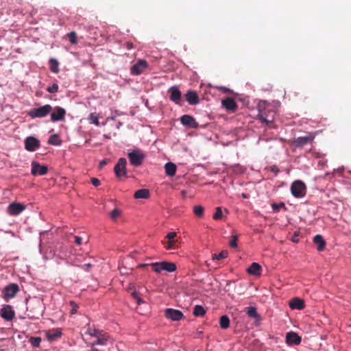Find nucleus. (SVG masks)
Here are the masks:
<instances>
[{
  "mask_svg": "<svg viewBox=\"0 0 351 351\" xmlns=\"http://www.w3.org/2000/svg\"><path fill=\"white\" fill-rule=\"evenodd\" d=\"M150 266H152L154 271L158 274L160 273L162 271L170 273L173 272L177 268L176 263L167 261L152 263L150 264Z\"/></svg>",
  "mask_w": 351,
  "mask_h": 351,
  "instance_id": "f257e3e1",
  "label": "nucleus"
},
{
  "mask_svg": "<svg viewBox=\"0 0 351 351\" xmlns=\"http://www.w3.org/2000/svg\"><path fill=\"white\" fill-rule=\"evenodd\" d=\"M52 106L49 104H45L38 108H32L27 114L32 119L44 118L47 117L52 110Z\"/></svg>",
  "mask_w": 351,
  "mask_h": 351,
  "instance_id": "f03ea898",
  "label": "nucleus"
},
{
  "mask_svg": "<svg viewBox=\"0 0 351 351\" xmlns=\"http://www.w3.org/2000/svg\"><path fill=\"white\" fill-rule=\"evenodd\" d=\"M130 164L134 167H139L142 165L145 156L140 149H134L128 154Z\"/></svg>",
  "mask_w": 351,
  "mask_h": 351,
  "instance_id": "7ed1b4c3",
  "label": "nucleus"
},
{
  "mask_svg": "<svg viewBox=\"0 0 351 351\" xmlns=\"http://www.w3.org/2000/svg\"><path fill=\"white\" fill-rule=\"evenodd\" d=\"M306 186L301 180H295L291 185V192L293 196L297 198L302 197L306 195Z\"/></svg>",
  "mask_w": 351,
  "mask_h": 351,
  "instance_id": "20e7f679",
  "label": "nucleus"
},
{
  "mask_svg": "<svg viewBox=\"0 0 351 351\" xmlns=\"http://www.w3.org/2000/svg\"><path fill=\"white\" fill-rule=\"evenodd\" d=\"M43 304L38 300H36L34 303V307L27 306V311L29 312L28 316L30 319H38L39 316L43 313Z\"/></svg>",
  "mask_w": 351,
  "mask_h": 351,
  "instance_id": "39448f33",
  "label": "nucleus"
},
{
  "mask_svg": "<svg viewBox=\"0 0 351 351\" xmlns=\"http://www.w3.org/2000/svg\"><path fill=\"white\" fill-rule=\"evenodd\" d=\"M127 160L125 158H120L114 167L116 177L120 178L121 176H127L126 169Z\"/></svg>",
  "mask_w": 351,
  "mask_h": 351,
  "instance_id": "423d86ee",
  "label": "nucleus"
},
{
  "mask_svg": "<svg viewBox=\"0 0 351 351\" xmlns=\"http://www.w3.org/2000/svg\"><path fill=\"white\" fill-rule=\"evenodd\" d=\"M19 291V287L16 283H10L3 291V298L5 301L14 298L16 294Z\"/></svg>",
  "mask_w": 351,
  "mask_h": 351,
  "instance_id": "0eeeda50",
  "label": "nucleus"
},
{
  "mask_svg": "<svg viewBox=\"0 0 351 351\" xmlns=\"http://www.w3.org/2000/svg\"><path fill=\"white\" fill-rule=\"evenodd\" d=\"M165 316L171 321L176 322L180 321L184 317V315L181 311L171 308L165 309Z\"/></svg>",
  "mask_w": 351,
  "mask_h": 351,
  "instance_id": "6e6552de",
  "label": "nucleus"
},
{
  "mask_svg": "<svg viewBox=\"0 0 351 351\" xmlns=\"http://www.w3.org/2000/svg\"><path fill=\"white\" fill-rule=\"evenodd\" d=\"M51 113V121L53 122L62 121L64 119L66 110L60 106H56Z\"/></svg>",
  "mask_w": 351,
  "mask_h": 351,
  "instance_id": "1a4fd4ad",
  "label": "nucleus"
},
{
  "mask_svg": "<svg viewBox=\"0 0 351 351\" xmlns=\"http://www.w3.org/2000/svg\"><path fill=\"white\" fill-rule=\"evenodd\" d=\"M25 148L29 152H34L40 146V141L34 136H27L25 141Z\"/></svg>",
  "mask_w": 351,
  "mask_h": 351,
  "instance_id": "9d476101",
  "label": "nucleus"
},
{
  "mask_svg": "<svg viewBox=\"0 0 351 351\" xmlns=\"http://www.w3.org/2000/svg\"><path fill=\"white\" fill-rule=\"evenodd\" d=\"M169 99L176 104H179L182 101V93L176 86H173L169 89Z\"/></svg>",
  "mask_w": 351,
  "mask_h": 351,
  "instance_id": "9b49d317",
  "label": "nucleus"
},
{
  "mask_svg": "<svg viewBox=\"0 0 351 351\" xmlns=\"http://www.w3.org/2000/svg\"><path fill=\"white\" fill-rule=\"evenodd\" d=\"M181 123L189 128L197 129L199 128V124L195 119L191 115L184 114L180 117Z\"/></svg>",
  "mask_w": 351,
  "mask_h": 351,
  "instance_id": "f8f14e48",
  "label": "nucleus"
},
{
  "mask_svg": "<svg viewBox=\"0 0 351 351\" xmlns=\"http://www.w3.org/2000/svg\"><path fill=\"white\" fill-rule=\"evenodd\" d=\"M302 337L298 333L290 331L286 334V343L289 346H298L300 344Z\"/></svg>",
  "mask_w": 351,
  "mask_h": 351,
  "instance_id": "ddd939ff",
  "label": "nucleus"
},
{
  "mask_svg": "<svg viewBox=\"0 0 351 351\" xmlns=\"http://www.w3.org/2000/svg\"><path fill=\"white\" fill-rule=\"evenodd\" d=\"M0 315L6 321H11L15 315L14 311L10 305H3L0 311Z\"/></svg>",
  "mask_w": 351,
  "mask_h": 351,
  "instance_id": "4468645a",
  "label": "nucleus"
},
{
  "mask_svg": "<svg viewBox=\"0 0 351 351\" xmlns=\"http://www.w3.org/2000/svg\"><path fill=\"white\" fill-rule=\"evenodd\" d=\"M147 66V61L140 59L131 67V73L134 75H140Z\"/></svg>",
  "mask_w": 351,
  "mask_h": 351,
  "instance_id": "2eb2a0df",
  "label": "nucleus"
},
{
  "mask_svg": "<svg viewBox=\"0 0 351 351\" xmlns=\"http://www.w3.org/2000/svg\"><path fill=\"white\" fill-rule=\"evenodd\" d=\"M48 168L45 165H40L38 162L33 161L32 162L31 173L34 176L40 175L43 176L47 173Z\"/></svg>",
  "mask_w": 351,
  "mask_h": 351,
  "instance_id": "dca6fc26",
  "label": "nucleus"
},
{
  "mask_svg": "<svg viewBox=\"0 0 351 351\" xmlns=\"http://www.w3.org/2000/svg\"><path fill=\"white\" fill-rule=\"evenodd\" d=\"M186 101L192 106L199 103V98L196 91L189 90L184 95Z\"/></svg>",
  "mask_w": 351,
  "mask_h": 351,
  "instance_id": "f3484780",
  "label": "nucleus"
},
{
  "mask_svg": "<svg viewBox=\"0 0 351 351\" xmlns=\"http://www.w3.org/2000/svg\"><path fill=\"white\" fill-rule=\"evenodd\" d=\"M314 139L313 136H300L295 138L293 141V145L296 147H301L311 143Z\"/></svg>",
  "mask_w": 351,
  "mask_h": 351,
  "instance_id": "a211bd4d",
  "label": "nucleus"
},
{
  "mask_svg": "<svg viewBox=\"0 0 351 351\" xmlns=\"http://www.w3.org/2000/svg\"><path fill=\"white\" fill-rule=\"evenodd\" d=\"M25 209V206L21 203L13 202L8 206V211L12 215H17Z\"/></svg>",
  "mask_w": 351,
  "mask_h": 351,
  "instance_id": "6ab92c4d",
  "label": "nucleus"
},
{
  "mask_svg": "<svg viewBox=\"0 0 351 351\" xmlns=\"http://www.w3.org/2000/svg\"><path fill=\"white\" fill-rule=\"evenodd\" d=\"M222 106L228 110L234 111L237 108V104L234 99L227 97L222 100Z\"/></svg>",
  "mask_w": 351,
  "mask_h": 351,
  "instance_id": "aec40b11",
  "label": "nucleus"
},
{
  "mask_svg": "<svg viewBox=\"0 0 351 351\" xmlns=\"http://www.w3.org/2000/svg\"><path fill=\"white\" fill-rule=\"evenodd\" d=\"M289 307L291 309L302 310L304 308V300L299 298H294L289 301Z\"/></svg>",
  "mask_w": 351,
  "mask_h": 351,
  "instance_id": "412c9836",
  "label": "nucleus"
},
{
  "mask_svg": "<svg viewBox=\"0 0 351 351\" xmlns=\"http://www.w3.org/2000/svg\"><path fill=\"white\" fill-rule=\"evenodd\" d=\"M313 242L316 245L318 251H323L324 250L326 242L322 235H315L313 239Z\"/></svg>",
  "mask_w": 351,
  "mask_h": 351,
  "instance_id": "4be33fe9",
  "label": "nucleus"
},
{
  "mask_svg": "<svg viewBox=\"0 0 351 351\" xmlns=\"http://www.w3.org/2000/svg\"><path fill=\"white\" fill-rule=\"evenodd\" d=\"M165 169L166 174L171 177L176 175L177 167L174 163L168 162L165 165Z\"/></svg>",
  "mask_w": 351,
  "mask_h": 351,
  "instance_id": "5701e85b",
  "label": "nucleus"
},
{
  "mask_svg": "<svg viewBox=\"0 0 351 351\" xmlns=\"http://www.w3.org/2000/svg\"><path fill=\"white\" fill-rule=\"evenodd\" d=\"M261 266L257 263H253L247 269V272L251 275L259 276Z\"/></svg>",
  "mask_w": 351,
  "mask_h": 351,
  "instance_id": "b1692460",
  "label": "nucleus"
},
{
  "mask_svg": "<svg viewBox=\"0 0 351 351\" xmlns=\"http://www.w3.org/2000/svg\"><path fill=\"white\" fill-rule=\"evenodd\" d=\"M150 195L149 191L147 189H141L137 190L134 197L135 199H147Z\"/></svg>",
  "mask_w": 351,
  "mask_h": 351,
  "instance_id": "393cba45",
  "label": "nucleus"
},
{
  "mask_svg": "<svg viewBox=\"0 0 351 351\" xmlns=\"http://www.w3.org/2000/svg\"><path fill=\"white\" fill-rule=\"evenodd\" d=\"M46 335L49 341H54L62 335V332L58 330H48Z\"/></svg>",
  "mask_w": 351,
  "mask_h": 351,
  "instance_id": "a878e982",
  "label": "nucleus"
},
{
  "mask_svg": "<svg viewBox=\"0 0 351 351\" xmlns=\"http://www.w3.org/2000/svg\"><path fill=\"white\" fill-rule=\"evenodd\" d=\"M219 325L222 329H227L230 326V319L226 315L220 317Z\"/></svg>",
  "mask_w": 351,
  "mask_h": 351,
  "instance_id": "bb28decb",
  "label": "nucleus"
},
{
  "mask_svg": "<svg viewBox=\"0 0 351 351\" xmlns=\"http://www.w3.org/2000/svg\"><path fill=\"white\" fill-rule=\"evenodd\" d=\"M95 338L97 339V340L95 341L90 343V346L91 347H93L96 345H100V346L106 345L107 339L105 337H104L102 333Z\"/></svg>",
  "mask_w": 351,
  "mask_h": 351,
  "instance_id": "cd10ccee",
  "label": "nucleus"
},
{
  "mask_svg": "<svg viewBox=\"0 0 351 351\" xmlns=\"http://www.w3.org/2000/svg\"><path fill=\"white\" fill-rule=\"evenodd\" d=\"M193 314L196 317H202L206 314V310L202 305H195Z\"/></svg>",
  "mask_w": 351,
  "mask_h": 351,
  "instance_id": "c85d7f7f",
  "label": "nucleus"
},
{
  "mask_svg": "<svg viewBox=\"0 0 351 351\" xmlns=\"http://www.w3.org/2000/svg\"><path fill=\"white\" fill-rule=\"evenodd\" d=\"M245 311L247 313V315L252 318L258 317V315H260L258 313L256 308L254 306L246 307Z\"/></svg>",
  "mask_w": 351,
  "mask_h": 351,
  "instance_id": "c756f323",
  "label": "nucleus"
},
{
  "mask_svg": "<svg viewBox=\"0 0 351 351\" xmlns=\"http://www.w3.org/2000/svg\"><path fill=\"white\" fill-rule=\"evenodd\" d=\"M58 138V136L57 134L51 135L48 140V143L52 145H60L61 141Z\"/></svg>",
  "mask_w": 351,
  "mask_h": 351,
  "instance_id": "7c9ffc66",
  "label": "nucleus"
},
{
  "mask_svg": "<svg viewBox=\"0 0 351 351\" xmlns=\"http://www.w3.org/2000/svg\"><path fill=\"white\" fill-rule=\"evenodd\" d=\"M228 252L227 250H222L219 254H213V260H222L228 256Z\"/></svg>",
  "mask_w": 351,
  "mask_h": 351,
  "instance_id": "2f4dec72",
  "label": "nucleus"
},
{
  "mask_svg": "<svg viewBox=\"0 0 351 351\" xmlns=\"http://www.w3.org/2000/svg\"><path fill=\"white\" fill-rule=\"evenodd\" d=\"M51 64V70L54 73L58 72V62L57 60L51 58L49 60Z\"/></svg>",
  "mask_w": 351,
  "mask_h": 351,
  "instance_id": "473e14b6",
  "label": "nucleus"
},
{
  "mask_svg": "<svg viewBox=\"0 0 351 351\" xmlns=\"http://www.w3.org/2000/svg\"><path fill=\"white\" fill-rule=\"evenodd\" d=\"M29 341L34 347H38L41 342V338L38 337H32Z\"/></svg>",
  "mask_w": 351,
  "mask_h": 351,
  "instance_id": "72a5a7b5",
  "label": "nucleus"
},
{
  "mask_svg": "<svg viewBox=\"0 0 351 351\" xmlns=\"http://www.w3.org/2000/svg\"><path fill=\"white\" fill-rule=\"evenodd\" d=\"M271 207L276 213L278 212L280 208H283L285 210L287 209L284 202H280V204L273 203Z\"/></svg>",
  "mask_w": 351,
  "mask_h": 351,
  "instance_id": "f704fd0d",
  "label": "nucleus"
},
{
  "mask_svg": "<svg viewBox=\"0 0 351 351\" xmlns=\"http://www.w3.org/2000/svg\"><path fill=\"white\" fill-rule=\"evenodd\" d=\"M193 211L198 217H201L204 213V207L202 206H196L194 207Z\"/></svg>",
  "mask_w": 351,
  "mask_h": 351,
  "instance_id": "c9c22d12",
  "label": "nucleus"
},
{
  "mask_svg": "<svg viewBox=\"0 0 351 351\" xmlns=\"http://www.w3.org/2000/svg\"><path fill=\"white\" fill-rule=\"evenodd\" d=\"M86 333L92 337H97V336H99V335L101 334V331L97 330V329H90L89 328Z\"/></svg>",
  "mask_w": 351,
  "mask_h": 351,
  "instance_id": "e433bc0d",
  "label": "nucleus"
},
{
  "mask_svg": "<svg viewBox=\"0 0 351 351\" xmlns=\"http://www.w3.org/2000/svg\"><path fill=\"white\" fill-rule=\"evenodd\" d=\"M69 41L71 44L77 43V35L75 32H71L68 34Z\"/></svg>",
  "mask_w": 351,
  "mask_h": 351,
  "instance_id": "4c0bfd02",
  "label": "nucleus"
},
{
  "mask_svg": "<svg viewBox=\"0 0 351 351\" xmlns=\"http://www.w3.org/2000/svg\"><path fill=\"white\" fill-rule=\"evenodd\" d=\"M88 120L90 121V123H93L96 125H99L98 117L97 116L94 115L93 113H91L89 115Z\"/></svg>",
  "mask_w": 351,
  "mask_h": 351,
  "instance_id": "58836bf2",
  "label": "nucleus"
},
{
  "mask_svg": "<svg viewBox=\"0 0 351 351\" xmlns=\"http://www.w3.org/2000/svg\"><path fill=\"white\" fill-rule=\"evenodd\" d=\"M222 216H223V213H222L221 208L217 207L216 208L215 213L213 215V219H220L222 218Z\"/></svg>",
  "mask_w": 351,
  "mask_h": 351,
  "instance_id": "ea45409f",
  "label": "nucleus"
},
{
  "mask_svg": "<svg viewBox=\"0 0 351 351\" xmlns=\"http://www.w3.org/2000/svg\"><path fill=\"white\" fill-rule=\"evenodd\" d=\"M237 240H238V235H233L232 237V239L229 242V245L232 248H237Z\"/></svg>",
  "mask_w": 351,
  "mask_h": 351,
  "instance_id": "a19ab883",
  "label": "nucleus"
},
{
  "mask_svg": "<svg viewBox=\"0 0 351 351\" xmlns=\"http://www.w3.org/2000/svg\"><path fill=\"white\" fill-rule=\"evenodd\" d=\"M121 215V210H119L118 208H115L110 213V216L111 217V219L112 220H115L117 219V217H118L119 216H120Z\"/></svg>",
  "mask_w": 351,
  "mask_h": 351,
  "instance_id": "79ce46f5",
  "label": "nucleus"
},
{
  "mask_svg": "<svg viewBox=\"0 0 351 351\" xmlns=\"http://www.w3.org/2000/svg\"><path fill=\"white\" fill-rule=\"evenodd\" d=\"M58 90V85L57 84H53L51 86L47 88V90L50 93H54Z\"/></svg>",
  "mask_w": 351,
  "mask_h": 351,
  "instance_id": "37998d69",
  "label": "nucleus"
},
{
  "mask_svg": "<svg viewBox=\"0 0 351 351\" xmlns=\"http://www.w3.org/2000/svg\"><path fill=\"white\" fill-rule=\"evenodd\" d=\"M47 231V230H44V231H42L40 232L39 234V244H38V249H39V252L40 254H42L43 253V250H42V236L46 233Z\"/></svg>",
  "mask_w": 351,
  "mask_h": 351,
  "instance_id": "c03bdc74",
  "label": "nucleus"
},
{
  "mask_svg": "<svg viewBox=\"0 0 351 351\" xmlns=\"http://www.w3.org/2000/svg\"><path fill=\"white\" fill-rule=\"evenodd\" d=\"M174 243H175V241H168L164 243V245L167 249L171 250L173 247Z\"/></svg>",
  "mask_w": 351,
  "mask_h": 351,
  "instance_id": "a18cd8bd",
  "label": "nucleus"
},
{
  "mask_svg": "<svg viewBox=\"0 0 351 351\" xmlns=\"http://www.w3.org/2000/svg\"><path fill=\"white\" fill-rule=\"evenodd\" d=\"M176 232H170L167 234L166 237L169 239V241H175L174 238L176 237Z\"/></svg>",
  "mask_w": 351,
  "mask_h": 351,
  "instance_id": "49530a36",
  "label": "nucleus"
},
{
  "mask_svg": "<svg viewBox=\"0 0 351 351\" xmlns=\"http://www.w3.org/2000/svg\"><path fill=\"white\" fill-rule=\"evenodd\" d=\"M91 183L93 184V185H94L95 186H98L99 184H100V181L99 179L96 178H91Z\"/></svg>",
  "mask_w": 351,
  "mask_h": 351,
  "instance_id": "de8ad7c7",
  "label": "nucleus"
},
{
  "mask_svg": "<svg viewBox=\"0 0 351 351\" xmlns=\"http://www.w3.org/2000/svg\"><path fill=\"white\" fill-rule=\"evenodd\" d=\"M258 119L262 121V122H264V123H269L270 122V121L267 120L265 117H264L262 114H261L260 113L258 114Z\"/></svg>",
  "mask_w": 351,
  "mask_h": 351,
  "instance_id": "09e8293b",
  "label": "nucleus"
},
{
  "mask_svg": "<svg viewBox=\"0 0 351 351\" xmlns=\"http://www.w3.org/2000/svg\"><path fill=\"white\" fill-rule=\"evenodd\" d=\"M75 242L77 245H80L82 243V238L79 236H75Z\"/></svg>",
  "mask_w": 351,
  "mask_h": 351,
  "instance_id": "8fccbe9b",
  "label": "nucleus"
},
{
  "mask_svg": "<svg viewBox=\"0 0 351 351\" xmlns=\"http://www.w3.org/2000/svg\"><path fill=\"white\" fill-rule=\"evenodd\" d=\"M254 319H255L254 325L256 326H259L260 325V322L261 320V316L258 315V317H255Z\"/></svg>",
  "mask_w": 351,
  "mask_h": 351,
  "instance_id": "3c124183",
  "label": "nucleus"
},
{
  "mask_svg": "<svg viewBox=\"0 0 351 351\" xmlns=\"http://www.w3.org/2000/svg\"><path fill=\"white\" fill-rule=\"evenodd\" d=\"M271 171L274 172V173L277 174L279 172V169L278 167L275 165H273L271 167Z\"/></svg>",
  "mask_w": 351,
  "mask_h": 351,
  "instance_id": "603ef678",
  "label": "nucleus"
},
{
  "mask_svg": "<svg viewBox=\"0 0 351 351\" xmlns=\"http://www.w3.org/2000/svg\"><path fill=\"white\" fill-rule=\"evenodd\" d=\"M107 164V160H102L99 165V168L101 169L104 166H105Z\"/></svg>",
  "mask_w": 351,
  "mask_h": 351,
  "instance_id": "864d4df0",
  "label": "nucleus"
},
{
  "mask_svg": "<svg viewBox=\"0 0 351 351\" xmlns=\"http://www.w3.org/2000/svg\"><path fill=\"white\" fill-rule=\"evenodd\" d=\"M226 285L224 289L226 291H229L228 287L230 285L232 282L230 280H227V281H226Z\"/></svg>",
  "mask_w": 351,
  "mask_h": 351,
  "instance_id": "5fc2aeb1",
  "label": "nucleus"
},
{
  "mask_svg": "<svg viewBox=\"0 0 351 351\" xmlns=\"http://www.w3.org/2000/svg\"><path fill=\"white\" fill-rule=\"evenodd\" d=\"M85 270L88 271L90 268L93 267V265L91 263H87L84 265Z\"/></svg>",
  "mask_w": 351,
  "mask_h": 351,
  "instance_id": "6e6d98bb",
  "label": "nucleus"
},
{
  "mask_svg": "<svg viewBox=\"0 0 351 351\" xmlns=\"http://www.w3.org/2000/svg\"><path fill=\"white\" fill-rule=\"evenodd\" d=\"M136 300L137 304H138V305H140V304H141L144 303V301H143L141 298H139V297H138V298H137Z\"/></svg>",
  "mask_w": 351,
  "mask_h": 351,
  "instance_id": "4d7b16f0",
  "label": "nucleus"
},
{
  "mask_svg": "<svg viewBox=\"0 0 351 351\" xmlns=\"http://www.w3.org/2000/svg\"><path fill=\"white\" fill-rule=\"evenodd\" d=\"M132 296L136 299L137 298H138V293L136 291H134L131 293Z\"/></svg>",
  "mask_w": 351,
  "mask_h": 351,
  "instance_id": "13d9d810",
  "label": "nucleus"
},
{
  "mask_svg": "<svg viewBox=\"0 0 351 351\" xmlns=\"http://www.w3.org/2000/svg\"><path fill=\"white\" fill-rule=\"evenodd\" d=\"M127 48L128 49H131L133 48V44L132 43H127Z\"/></svg>",
  "mask_w": 351,
  "mask_h": 351,
  "instance_id": "bf43d9fd",
  "label": "nucleus"
},
{
  "mask_svg": "<svg viewBox=\"0 0 351 351\" xmlns=\"http://www.w3.org/2000/svg\"><path fill=\"white\" fill-rule=\"evenodd\" d=\"M241 197H242L243 198H244V199H247V198H248V197H249V195H248V194H247V193H243L241 194Z\"/></svg>",
  "mask_w": 351,
  "mask_h": 351,
  "instance_id": "052dcab7",
  "label": "nucleus"
},
{
  "mask_svg": "<svg viewBox=\"0 0 351 351\" xmlns=\"http://www.w3.org/2000/svg\"><path fill=\"white\" fill-rule=\"evenodd\" d=\"M219 88L223 89L224 92H228L230 90L229 88L223 86L219 87Z\"/></svg>",
  "mask_w": 351,
  "mask_h": 351,
  "instance_id": "680f3d73",
  "label": "nucleus"
},
{
  "mask_svg": "<svg viewBox=\"0 0 351 351\" xmlns=\"http://www.w3.org/2000/svg\"><path fill=\"white\" fill-rule=\"evenodd\" d=\"M70 303L73 307H77V304L74 302L71 301Z\"/></svg>",
  "mask_w": 351,
  "mask_h": 351,
  "instance_id": "e2e57ef3",
  "label": "nucleus"
},
{
  "mask_svg": "<svg viewBox=\"0 0 351 351\" xmlns=\"http://www.w3.org/2000/svg\"><path fill=\"white\" fill-rule=\"evenodd\" d=\"M76 308L77 307H73V308L71 309V313L73 314V313H75L76 312Z\"/></svg>",
  "mask_w": 351,
  "mask_h": 351,
  "instance_id": "0e129e2a",
  "label": "nucleus"
},
{
  "mask_svg": "<svg viewBox=\"0 0 351 351\" xmlns=\"http://www.w3.org/2000/svg\"><path fill=\"white\" fill-rule=\"evenodd\" d=\"M148 265H149V264L143 263V264H141V265H139V267H147V266H148Z\"/></svg>",
  "mask_w": 351,
  "mask_h": 351,
  "instance_id": "69168bd1",
  "label": "nucleus"
},
{
  "mask_svg": "<svg viewBox=\"0 0 351 351\" xmlns=\"http://www.w3.org/2000/svg\"><path fill=\"white\" fill-rule=\"evenodd\" d=\"M185 193H186L185 191H182V195H184Z\"/></svg>",
  "mask_w": 351,
  "mask_h": 351,
  "instance_id": "338daca9",
  "label": "nucleus"
}]
</instances>
